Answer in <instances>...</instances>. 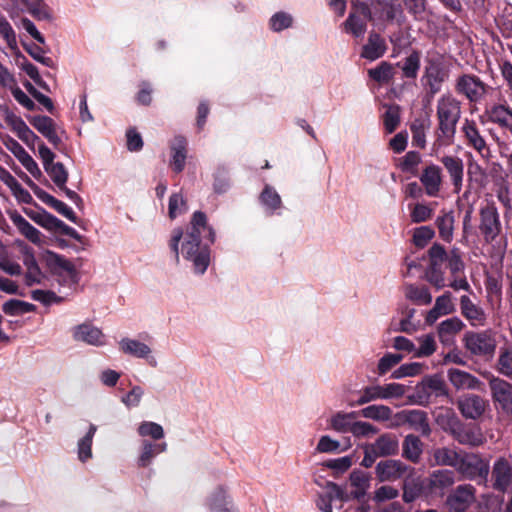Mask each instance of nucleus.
Listing matches in <instances>:
<instances>
[{"label": "nucleus", "instance_id": "obj_7", "mask_svg": "<svg viewBox=\"0 0 512 512\" xmlns=\"http://www.w3.org/2000/svg\"><path fill=\"white\" fill-rule=\"evenodd\" d=\"M368 21H372L368 3L356 0L352 2L351 11L342 26L346 33L359 38L366 32Z\"/></svg>", "mask_w": 512, "mask_h": 512}, {"label": "nucleus", "instance_id": "obj_49", "mask_svg": "<svg viewBox=\"0 0 512 512\" xmlns=\"http://www.w3.org/2000/svg\"><path fill=\"white\" fill-rule=\"evenodd\" d=\"M188 210L187 201L180 192L173 193L169 197L168 216L174 220L179 215L184 214Z\"/></svg>", "mask_w": 512, "mask_h": 512}, {"label": "nucleus", "instance_id": "obj_2", "mask_svg": "<svg viewBox=\"0 0 512 512\" xmlns=\"http://www.w3.org/2000/svg\"><path fill=\"white\" fill-rule=\"evenodd\" d=\"M461 101L451 93H445L437 100V139L443 144L451 145L454 142L457 124L460 120Z\"/></svg>", "mask_w": 512, "mask_h": 512}, {"label": "nucleus", "instance_id": "obj_57", "mask_svg": "<svg viewBox=\"0 0 512 512\" xmlns=\"http://www.w3.org/2000/svg\"><path fill=\"white\" fill-rule=\"evenodd\" d=\"M385 131L393 133L400 124V108L398 105L390 106L383 115Z\"/></svg>", "mask_w": 512, "mask_h": 512}, {"label": "nucleus", "instance_id": "obj_42", "mask_svg": "<svg viewBox=\"0 0 512 512\" xmlns=\"http://www.w3.org/2000/svg\"><path fill=\"white\" fill-rule=\"evenodd\" d=\"M42 202L51 207L52 209H54L56 212H58L65 218H67L72 223L80 225V219L77 217L74 211L64 202L58 200L57 198L50 194H48Z\"/></svg>", "mask_w": 512, "mask_h": 512}, {"label": "nucleus", "instance_id": "obj_27", "mask_svg": "<svg viewBox=\"0 0 512 512\" xmlns=\"http://www.w3.org/2000/svg\"><path fill=\"white\" fill-rule=\"evenodd\" d=\"M11 145L8 148L19 160V162L25 167V169L36 179L43 176L40 168L36 161L30 156V154L16 141L11 139Z\"/></svg>", "mask_w": 512, "mask_h": 512}, {"label": "nucleus", "instance_id": "obj_61", "mask_svg": "<svg viewBox=\"0 0 512 512\" xmlns=\"http://www.w3.org/2000/svg\"><path fill=\"white\" fill-rule=\"evenodd\" d=\"M435 236V231L430 226H420L414 229L413 243L418 248H424Z\"/></svg>", "mask_w": 512, "mask_h": 512}, {"label": "nucleus", "instance_id": "obj_43", "mask_svg": "<svg viewBox=\"0 0 512 512\" xmlns=\"http://www.w3.org/2000/svg\"><path fill=\"white\" fill-rule=\"evenodd\" d=\"M369 77L379 84H388L394 77L393 65L382 61L377 67L368 70Z\"/></svg>", "mask_w": 512, "mask_h": 512}, {"label": "nucleus", "instance_id": "obj_13", "mask_svg": "<svg viewBox=\"0 0 512 512\" xmlns=\"http://www.w3.org/2000/svg\"><path fill=\"white\" fill-rule=\"evenodd\" d=\"M492 488L499 493H506L512 485V462L505 457H499L491 470Z\"/></svg>", "mask_w": 512, "mask_h": 512}, {"label": "nucleus", "instance_id": "obj_38", "mask_svg": "<svg viewBox=\"0 0 512 512\" xmlns=\"http://www.w3.org/2000/svg\"><path fill=\"white\" fill-rule=\"evenodd\" d=\"M14 225L17 227L19 232L25 236L29 241L34 244H40L41 242V232L35 228L32 224H30L23 216L20 214H15L11 217Z\"/></svg>", "mask_w": 512, "mask_h": 512}, {"label": "nucleus", "instance_id": "obj_9", "mask_svg": "<svg viewBox=\"0 0 512 512\" xmlns=\"http://www.w3.org/2000/svg\"><path fill=\"white\" fill-rule=\"evenodd\" d=\"M431 395L441 398L449 397L448 387L443 376L439 373L425 376L415 387L416 403L419 405L428 404Z\"/></svg>", "mask_w": 512, "mask_h": 512}, {"label": "nucleus", "instance_id": "obj_50", "mask_svg": "<svg viewBox=\"0 0 512 512\" xmlns=\"http://www.w3.org/2000/svg\"><path fill=\"white\" fill-rule=\"evenodd\" d=\"M6 179L5 183L11 188L16 198L25 204L34 203L33 197L31 194L22 187V185L17 181V179L12 176L8 171H5Z\"/></svg>", "mask_w": 512, "mask_h": 512}, {"label": "nucleus", "instance_id": "obj_32", "mask_svg": "<svg viewBox=\"0 0 512 512\" xmlns=\"http://www.w3.org/2000/svg\"><path fill=\"white\" fill-rule=\"evenodd\" d=\"M371 446L380 457L393 456L398 454L399 440L395 434L385 433L380 435Z\"/></svg>", "mask_w": 512, "mask_h": 512}, {"label": "nucleus", "instance_id": "obj_4", "mask_svg": "<svg viewBox=\"0 0 512 512\" xmlns=\"http://www.w3.org/2000/svg\"><path fill=\"white\" fill-rule=\"evenodd\" d=\"M447 77L448 72L440 59L432 58L427 60L424 73L421 77V84L425 92L424 100L428 104L431 103L434 96L441 91L442 85Z\"/></svg>", "mask_w": 512, "mask_h": 512}, {"label": "nucleus", "instance_id": "obj_25", "mask_svg": "<svg viewBox=\"0 0 512 512\" xmlns=\"http://www.w3.org/2000/svg\"><path fill=\"white\" fill-rule=\"evenodd\" d=\"M455 472L442 469L433 471L428 478V489L431 493H442L455 483Z\"/></svg>", "mask_w": 512, "mask_h": 512}, {"label": "nucleus", "instance_id": "obj_26", "mask_svg": "<svg viewBox=\"0 0 512 512\" xmlns=\"http://www.w3.org/2000/svg\"><path fill=\"white\" fill-rule=\"evenodd\" d=\"M170 165L175 173H181L185 168L187 158V140L183 136H176L170 146Z\"/></svg>", "mask_w": 512, "mask_h": 512}, {"label": "nucleus", "instance_id": "obj_44", "mask_svg": "<svg viewBox=\"0 0 512 512\" xmlns=\"http://www.w3.org/2000/svg\"><path fill=\"white\" fill-rule=\"evenodd\" d=\"M35 310H36V306L34 304H31L29 302H25L22 300H18V299H10L2 305V311L6 315H10V316L30 313V312H34Z\"/></svg>", "mask_w": 512, "mask_h": 512}, {"label": "nucleus", "instance_id": "obj_64", "mask_svg": "<svg viewBox=\"0 0 512 512\" xmlns=\"http://www.w3.org/2000/svg\"><path fill=\"white\" fill-rule=\"evenodd\" d=\"M293 19L290 14L285 12L275 13L269 21L270 28L275 32H280L291 27Z\"/></svg>", "mask_w": 512, "mask_h": 512}, {"label": "nucleus", "instance_id": "obj_16", "mask_svg": "<svg viewBox=\"0 0 512 512\" xmlns=\"http://www.w3.org/2000/svg\"><path fill=\"white\" fill-rule=\"evenodd\" d=\"M396 417L402 424H408L409 427L422 436L428 437L431 434V428L427 413L422 410H403L397 413Z\"/></svg>", "mask_w": 512, "mask_h": 512}, {"label": "nucleus", "instance_id": "obj_14", "mask_svg": "<svg viewBox=\"0 0 512 512\" xmlns=\"http://www.w3.org/2000/svg\"><path fill=\"white\" fill-rule=\"evenodd\" d=\"M409 466L400 460H381L375 466V475L379 482H395L409 470Z\"/></svg>", "mask_w": 512, "mask_h": 512}, {"label": "nucleus", "instance_id": "obj_17", "mask_svg": "<svg viewBox=\"0 0 512 512\" xmlns=\"http://www.w3.org/2000/svg\"><path fill=\"white\" fill-rule=\"evenodd\" d=\"M420 182L425 188V192L430 197L438 196L442 185V169L433 163L427 165L421 175Z\"/></svg>", "mask_w": 512, "mask_h": 512}, {"label": "nucleus", "instance_id": "obj_41", "mask_svg": "<svg viewBox=\"0 0 512 512\" xmlns=\"http://www.w3.org/2000/svg\"><path fill=\"white\" fill-rule=\"evenodd\" d=\"M23 263L27 268V272L25 274V284L29 287L36 283L39 284L41 270L34 257V254L31 252H26L24 255Z\"/></svg>", "mask_w": 512, "mask_h": 512}, {"label": "nucleus", "instance_id": "obj_47", "mask_svg": "<svg viewBox=\"0 0 512 512\" xmlns=\"http://www.w3.org/2000/svg\"><path fill=\"white\" fill-rule=\"evenodd\" d=\"M361 414L375 421H388L392 416V409L386 405H370L362 409Z\"/></svg>", "mask_w": 512, "mask_h": 512}, {"label": "nucleus", "instance_id": "obj_10", "mask_svg": "<svg viewBox=\"0 0 512 512\" xmlns=\"http://www.w3.org/2000/svg\"><path fill=\"white\" fill-rule=\"evenodd\" d=\"M479 231L487 244L493 243L502 231L500 215L494 203H488L479 211Z\"/></svg>", "mask_w": 512, "mask_h": 512}, {"label": "nucleus", "instance_id": "obj_35", "mask_svg": "<svg viewBox=\"0 0 512 512\" xmlns=\"http://www.w3.org/2000/svg\"><path fill=\"white\" fill-rule=\"evenodd\" d=\"M464 327V322L456 316L442 321L437 327L439 340L444 344L450 342Z\"/></svg>", "mask_w": 512, "mask_h": 512}, {"label": "nucleus", "instance_id": "obj_40", "mask_svg": "<svg viewBox=\"0 0 512 512\" xmlns=\"http://www.w3.org/2000/svg\"><path fill=\"white\" fill-rule=\"evenodd\" d=\"M120 349L123 353L137 358H147L151 353V349L148 345L129 338H123L120 341Z\"/></svg>", "mask_w": 512, "mask_h": 512}, {"label": "nucleus", "instance_id": "obj_8", "mask_svg": "<svg viewBox=\"0 0 512 512\" xmlns=\"http://www.w3.org/2000/svg\"><path fill=\"white\" fill-rule=\"evenodd\" d=\"M456 469L465 479L481 484L487 482L490 465L479 454H469L465 457H460Z\"/></svg>", "mask_w": 512, "mask_h": 512}, {"label": "nucleus", "instance_id": "obj_3", "mask_svg": "<svg viewBox=\"0 0 512 512\" xmlns=\"http://www.w3.org/2000/svg\"><path fill=\"white\" fill-rule=\"evenodd\" d=\"M463 345L472 356L489 360L495 354L497 342L493 331L487 329L478 332L467 331L463 337Z\"/></svg>", "mask_w": 512, "mask_h": 512}, {"label": "nucleus", "instance_id": "obj_12", "mask_svg": "<svg viewBox=\"0 0 512 512\" xmlns=\"http://www.w3.org/2000/svg\"><path fill=\"white\" fill-rule=\"evenodd\" d=\"M450 434L461 445L478 447L485 441L481 429L477 424H467L456 421L450 426Z\"/></svg>", "mask_w": 512, "mask_h": 512}, {"label": "nucleus", "instance_id": "obj_37", "mask_svg": "<svg viewBox=\"0 0 512 512\" xmlns=\"http://www.w3.org/2000/svg\"><path fill=\"white\" fill-rule=\"evenodd\" d=\"M460 455L453 449L447 447L435 448L432 451V465L450 466L457 468Z\"/></svg>", "mask_w": 512, "mask_h": 512}, {"label": "nucleus", "instance_id": "obj_21", "mask_svg": "<svg viewBox=\"0 0 512 512\" xmlns=\"http://www.w3.org/2000/svg\"><path fill=\"white\" fill-rule=\"evenodd\" d=\"M440 161L451 178L454 193H459L462 189L464 176V164L462 159L457 156L446 155L443 156Z\"/></svg>", "mask_w": 512, "mask_h": 512}, {"label": "nucleus", "instance_id": "obj_19", "mask_svg": "<svg viewBox=\"0 0 512 512\" xmlns=\"http://www.w3.org/2000/svg\"><path fill=\"white\" fill-rule=\"evenodd\" d=\"M369 9H371L372 20L374 17L383 21H393L397 14L402 13L400 5L393 0H371Z\"/></svg>", "mask_w": 512, "mask_h": 512}, {"label": "nucleus", "instance_id": "obj_63", "mask_svg": "<svg viewBox=\"0 0 512 512\" xmlns=\"http://www.w3.org/2000/svg\"><path fill=\"white\" fill-rule=\"evenodd\" d=\"M31 297L33 300L40 302L45 306H49L52 303H62L64 298L58 296L55 292L51 290H40L36 289L31 292Z\"/></svg>", "mask_w": 512, "mask_h": 512}, {"label": "nucleus", "instance_id": "obj_6", "mask_svg": "<svg viewBox=\"0 0 512 512\" xmlns=\"http://www.w3.org/2000/svg\"><path fill=\"white\" fill-rule=\"evenodd\" d=\"M454 89L458 95L465 97L469 103H479L486 97L491 87L477 75L464 73L456 78Z\"/></svg>", "mask_w": 512, "mask_h": 512}, {"label": "nucleus", "instance_id": "obj_23", "mask_svg": "<svg viewBox=\"0 0 512 512\" xmlns=\"http://www.w3.org/2000/svg\"><path fill=\"white\" fill-rule=\"evenodd\" d=\"M460 310L471 326H484L487 316L483 308L474 304L467 295L460 297Z\"/></svg>", "mask_w": 512, "mask_h": 512}, {"label": "nucleus", "instance_id": "obj_24", "mask_svg": "<svg viewBox=\"0 0 512 512\" xmlns=\"http://www.w3.org/2000/svg\"><path fill=\"white\" fill-rule=\"evenodd\" d=\"M73 338L89 345L101 346L104 344L102 331L91 323H83L73 329Z\"/></svg>", "mask_w": 512, "mask_h": 512}, {"label": "nucleus", "instance_id": "obj_48", "mask_svg": "<svg viewBox=\"0 0 512 512\" xmlns=\"http://www.w3.org/2000/svg\"><path fill=\"white\" fill-rule=\"evenodd\" d=\"M208 507L211 512H230L227 507V495L222 486H219L211 494L208 500Z\"/></svg>", "mask_w": 512, "mask_h": 512}, {"label": "nucleus", "instance_id": "obj_28", "mask_svg": "<svg viewBox=\"0 0 512 512\" xmlns=\"http://www.w3.org/2000/svg\"><path fill=\"white\" fill-rule=\"evenodd\" d=\"M447 377L450 383L457 389H477L480 380L474 375L456 368H450L447 371Z\"/></svg>", "mask_w": 512, "mask_h": 512}, {"label": "nucleus", "instance_id": "obj_45", "mask_svg": "<svg viewBox=\"0 0 512 512\" xmlns=\"http://www.w3.org/2000/svg\"><path fill=\"white\" fill-rule=\"evenodd\" d=\"M498 373L512 380V347H502L495 366Z\"/></svg>", "mask_w": 512, "mask_h": 512}, {"label": "nucleus", "instance_id": "obj_46", "mask_svg": "<svg viewBox=\"0 0 512 512\" xmlns=\"http://www.w3.org/2000/svg\"><path fill=\"white\" fill-rule=\"evenodd\" d=\"M96 430L97 427L90 424L88 432L78 442V458L81 462H86L92 457V441Z\"/></svg>", "mask_w": 512, "mask_h": 512}, {"label": "nucleus", "instance_id": "obj_39", "mask_svg": "<svg viewBox=\"0 0 512 512\" xmlns=\"http://www.w3.org/2000/svg\"><path fill=\"white\" fill-rule=\"evenodd\" d=\"M166 443H152L150 441H143L142 452L138 459V465L140 467H147L152 459L166 450Z\"/></svg>", "mask_w": 512, "mask_h": 512}, {"label": "nucleus", "instance_id": "obj_59", "mask_svg": "<svg viewBox=\"0 0 512 512\" xmlns=\"http://www.w3.org/2000/svg\"><path fill=\"white\" fill-rule=\"evenodd\" d=\"M421 162V155L417 151H409L402 158L399 167L403 172L411 173L412 175H417L418 169L417 166Z\"/></svg>", "mask_w": 512, "mask_h": 512}, {"label": "nucleus", "instance_id": "obj_52", "mask_svg": "<svg viewBox=\"0 0 512 512\" xmlns=\"http://www.w3.org/2000/svg\"><path fill=\"white\" fill-rule=\"evenodd\" d=\"M406 297L417 304H430L432 296L426 286L409 285L406 289Z\"/></svg>", "mask_w": 512, "mask_h": 512}, {"label": "nucleus", "instance_id": "obj_29", "mask_svg": "<svg viewBox=\"0 0 512 512\" xmlns=\"http://www.w3.org/2000/svg\"><path fill=\"white\" fill-rule=\"evenodd\" d=\"M373 400L400 398L406 392V386L400 383H389L385 385L367 386Z\"/></svg>", "mask_w": 512, "mask_h": 512}, {"label": "nucleus", "instance_id": "obj_62", "mask_svg": "<svg viewBox=\"0 0 512 512\" xmlns=\"http://www.w3.org/2000/svg\"><path fill=\"white\" fill-rule=\"evenodd\" d=\"M418 340L420 347L415 350V356L429 357L436 351L437 345L433 334L423 335Z\"/></svg>", "mask_w": 512, "mask_h": 512}, {"label": "nucleus", "instance_id": "obj_18", "mask_svg": "<svg viewBox=\"0 0 512 512\" xmlns=\"http://www.w3.org/2000/svg\"><path fill=\"white\" fill-rule=\"evenodd\" d=\"M461 130L468 146L474 148L483 157L489 154L490 150L474 120L465 119Z\"/></svg>", "mask_w": 512, "mask_h": 512}, {"label": "nucleus", "instance_id": "obj_15", "mask_svg": "<svg viewBox=\"0 0 512 512\" xmlns=\"http://www.w3.org/2000/svg\"><path fill=\"white\" fill-rule=\"evenodd\" d=\"M476 488L471 484H462L447 497V504L454 512H465L475 501Z\"/></svg>", "mask_w": 512, "mask_h": 512}, {"label": "nucleus", "instance_id": "obj_30", "mask_svg": "<svg viewBox=\"0 0 512 512\" xmlns=\"http://www.w3.org/2000/svg\"><path fill=\"white\" fill-rule=\"evenodd\" d=\"M455 216L452 210L446 211L442 209L435 220L439 237L446 243L453 240Z\"/></svg>", "mask_w": 512, "mask_h": 512}, {"label": "nucleus", "instance_id": "obj_11", "mask_svg": "<svg viewBox=\"0 0 512 512\" xmlns=\"http://www.w3.org/2000/svg\"><path fill=\"white\" fill-rule=\"evenodd\" d=\"M489 388L496 409L507 416H512V384L499 377H493L489 381Z\"/></svg>", "mask_w": 512, "mask_h": 512}, {"label": "nucleus", "instance_id": "obj_56", "mask_svg": "<svg viewBox=\"0 0 512 512\" xmlns=\"http://www.w3.org/2000/svg\"><path fill=\"white\" fill-rule=\"evenodd\" d=\"M355 413H337L331 419V426L338 432H351V428L354 422Z\"/></svg>", "mask_w": 512, "mask_h": 512}, {"label": "nucleus", "instance_id": "obj_53", "mask_svg": "<svg viewBox=\"0 0 512 512\" xmlns=\"http://www.w3.org/2000/svg\"><path fill=\"white\" fill-rule=\"evenodd\" d=\"M56 186H63L68 180V171L61 162L52 163L44 168Z\"/></svg>", "mask_w": 512, "mask_h": 512}, {"label": "nucleus", "instance_id": "obj_1", "mask_svg": "<svg viewBox=\"0 0 512 512\" xmlns=\"http://www.w3.org/2000/svg\"><path fill=\"white\" fill-rule=\"evenodd\" d=\"M182 238L183 257L192 262L196 273L203 274L210 264V247L215 242V230L204 212L195 211L192 214L185 233L181 228L172 231L169 247L176 261L179 260V242Z\"/></svg>", "mask_w": 512, "mask_h": 512}, {"label": "nucleus", "instance_id": "obj_60", "mask_svg": "<svg viewBox=\"0 0 512 512\" xmlns=\"http://www.w3.org/2000/svg\"><path fill=\"white\" fill-rule=\"evenodd\" d=\"M25 51L37 62L47 67H54V61L51 57L44 56V50L36 43H23Z\"/></svg>", "mask_w": 512, "mask_h": 512}, {"label": "nucleus", "instance_id": "obj_58", "mask_svg": "<svg viewBox=\"0 0 512 512\" xmlns=\"http://www.w3.org/2000/svg\"><path fill=\"white\" fill-rule=\"evenodd\" d=\"M214 191L218 194H223L230 188L229 171L224 167L220 166L214 173Z\"/></svg>", "mask_w": 512, "mask_h": 512}, {"label": "nucleus", "instance_id": "obj_31", "mask_svg": "<svg viewBox=\"0 0 512 512\" xmlns=\"http://www.w3.org/2000/svg\"><path fill=\"white\" fill-rule=\"evenodd\" d=\"M488 120L501 128L512 131V108L502 104H495L486 110Z\"/></svg>", "mask_w": 512, "mask_h": 512}, {"label": "nucleus", "instance_id": "obj_36", "mask_svg": "<svg viewBox=\"0 0 512 512\" xmlns=\"http://www.w3.org/2000/svg\"><path fill=\"white\" fill-rule=\"evenodd\" d=\"M430 126V119L426 117H417L410 124L412 133V145L420 149L426 147V130Z\"/></svg>", "mask_w": 512, "mask_h": 512}, {"label": "nucleus", "instance_id": "obj_33", "mask_svg": "<svg viewBox=\"0 0 512 512\" xmlns=\"http://www.w3.org/2000/svg\"><path fill=\"white\" fill-rule=\"evenodd\" d=\"M423 446L424 444L418 436L408 434L402 442L403 458L414 464L419 463L423 453Z\"/></svg>", "mask_w": 512, "mask_h": 512}, {"label": "nucleus", "instance_id": "obj_22", "mask_svg": "<svg viewBox=\"0 0 512 512\" xmlns=\"http://www.w3.org/2000/svg\"><path fill=\"white\" fill-rule=\"evenodd\" d=\"M387 51L385 39L375 31L369 33L367 43L363 45L360 56L369 61L381 58Z\"/></svg>", "mask_w": 512, "mask_h": 512}, {"label": "nucleus", "instance_id": "obj_54", "mask_svg": "<svg viewBox=\"0 0 512 512\" xmlns=\"http://www.w3.org/2000/svg\"><path fill=\"white\" fill-rule=\"evenodd\" d=\"M410 218L413 223H422L430 220L434 215V210L426 204L416 203L409 205Z\"/></svg>", "mask_w": 512, "mask_h": 512}, {"label": "nucleus", "instance_id": "obj_5", "mask_svg": "<svg viewBox=\"0 0 512 512\" xmlns=\"http://www.w3.org/2000/svg\"><path fill=\"white\" fill-rule=\"evenodd\" d=\"M46 265L51 274L57 277L61 285L75 286L80 281V275L75 265L65 256L53 251L46 252Z\"/></svg>", "mask_w": 512, "mask_h": 512}, {"label": "nucleus", "instance_id": "obj_20", "mask_svg": "<svg viewBox=\"0 0 512 512\" xmlns=\"http://www.w3.org/2000/svg\"><path fill=\"white\" fill-rule=\"evenodd\" d=\"M458 408L465 418L478 419L486 409V401L479 395L471 394L458 401Z\"/></svg>", "mask_w": 512, "mask_h": 512}, {"label": "nucleus", "instance_id": "obj_34", "mask_svg": "<svg viewBox=\"0 0 512 512\" xmlns=\"http://www.w3.org/2000/svg\"><path fill=\"white\" fill-rule=\"evenodd\" d=\"M349 479L351 485L356 488L351 492V497L358 501L362 500L370 487L371 475L362 470H353Z\"/></svg>", "mask_w": 512, "mask_h": 512}, {"label": "nucleus", "instance_id": "obj_51", "mask_svg": "<svg viewBox=\"0 0 512 512\" xmlns=\"http://www.w3.org/2000/svg\"><path fill=\"white\" fill-rule=\"evenodd\" d=\"M261 203L272 212L279 209L282 205V200L277 191L270 185H265L260 197Z\"/></svg>", "mask_w": 512, "mask_h": 512}, {"label": "nucleus", "instance_id": "obj_55", "mask_svg": "<svg viewBox=\"0 0 512 512\" xmlns=\"http://www.w3.org/2000/svg\"><path fill=\"white\" fill-rule=\"evenodd\" d=\"M420 68V53L413 51L408 57L405 58L402 71L403 75L409 79H415L418 75Z\"/></svg>", "mask_w": 512, "mask_h": 512}]
</instances>
